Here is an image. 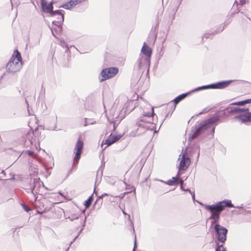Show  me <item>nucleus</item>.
Segmentation results:
<instances>
[{
  "instance_id": "obj_1",
  "label": "nucleus",
  "mask_w": 251,
  "mask_h": 251,
  "mask_svg": "<svg viewBox=\"0 0 251 251\" xmlns=\"http://www.w3.org/2000/svg\"><path fill=\"white\" fill-rule=\"evenodd\" d=\"M219 120L220 119L218 117L214 116L196 125L194 128L192 130L191 134L189 135L188 141H191L193 140L204 132L206 129L211 127L212 128L211 132L212 136L213 137L215 129L214 126V124L218 122Z\"/></svg>"
},
{
  "instance_id": "obj_2",
  "label": "nucleus",
  "mask_w": 251,
  "mask_h": 251,
  "mask_svg": "<svg viewBox=\"0 0 251 251\" xmlns=\"http://www.w3.org/2000/svg\"><path fill=\"white\" fill-rule=\"evenodd\" d=\"M233 208L234 205L232 203L231 200H224L212 205H205L204 208L211 213L210 219H213L212 224L217 223L220 218L221 213L225 209V207Z\"/></svg>"
},
{
  "instance_id": "obj_3",
  "label": "nucleus",
  "mask_w": 251,
  "mask_h": 251,
  "mask_svg": "<svg viewBox=\"0 0 251 251\" xmlns=\"http://www.w3.org/2000/svg\"><path fill=\"white\" fill-rule=\"evenodd\" d=\"M44 138L39 132L38 128L36 127L34 130L29 129L26 131L23 136L25 140V145L26 147L34 146L37 149L40 148V142Z\"/></svg>"
},
{
  "instance_id": "obj_4",
  "label": "nucleus",
  "mask_w": 251,
  "mask_h": 251,
  "mask_svg": "<svg viewBox=\"0 0 251 251\" xmlns=\"http://www.w3.org/2000/svg\"><path fill=\"white\" fill-rule=\"evenodd\" d=\"M23 66L22 58L20 52L16 50L7 63L6 70L9 73L19 71Z\"/></svg>"
},
{
  "instance_id": "obj_5",
  "label": "nucleus",
  "mask_w": 251,
  "mask_h": 251,
  "mask_svg": "<svg viewBox=\"0 0 251 251\" xmlns=\"http://www.w3.org/2000/svg\"><path fill=\"white\" fill-rule=\"evenodd\" d=\"M41 6L43 11L45 13H49L51 17L54 16L56 15H59L61 16L60 21H53L52 23L53 25L57 26L59 28L61 29L62 25L64 20V14L63 13L64 11L62 10L53 11V7H51L50 5H49L46 1H41Z\"/></svg>"
},
{
  "instance_id": "obj_6",
  "label": "nucleus",
  "mask_w": 251,
  "mask_h": 251,
  "mask_svg": "<svg viewBox=\"0 0 251 251\" xmlns=\"http://www.w3.org/2000/svg\"><path fill=\"white\" fill-rule=\"evenodd\" d=\"M216 232V237L218 241L224 243L226 240L228 230L226 227L216 224L214 227Z\"/></svg>"
},
{
  "instance_id": "obj_7",
  "label": "nucleus",
  "mask_w": 251,
  "mask_h": 251,
  "mask_svg": "<svg viewBox=\"0 0 251 251\" xmlns=\"http://www.w3.org/2000/svg\"><path fill=\"white\" fill-rule=\"evenodd\" d=\"M118 71L119 70L116 67H110L103 69L100 73V75L102 78H100L99 77L100 81L101 82L107 79L114 77L118 74Z\"/></svg>"
},
{
  "instance_id": "obj_8",
  "label": "nucleus",
  "mask_w": 251,
  "mask_h": 251,
  "mask_svg": "<svg viewBox=\"0 0 251 251\" xmlns=\"http://www.w3.org/2000/svg\"><path fill=\"white\" fill-rule=\"evenodd\" d=\"M191 163V160L189 157L187 156V152L185 151L182 154L181 160L180 161L178 170L186 171L189 166Z\"/></svg>"
},
{
  "instance_id": "obj_9",
  "label": "nucleus",
  "mask_w": 251,
  "mask_h": 251,
  "mask_svg": "<svg viewBox=\"0 0 251 251\" xmlns=\"http://www.w3.org/2000/svg\"><path fill=\"white\" fill-rule=\"evenodd\" d=\"M83 148V142L82 141L78 140L75 147V156L74 157L75 161H76L77 163L78 160L80 158L82 153V149Z\"/></svg>"
},
{
  "instance_id": "obj_10",
  "label": "nucleus",
  "mask_w": 251,
  "mask_h": 251,
  "mask_svg": "<svg viewBox=\"0 0 251 251\" xmlns=\"http://www.w3.org/2000/svg\"><path fill=\"white\" fill-rule=\"evenodd\" d=\"M141 51V52L146 57L145 59L146 62H150V59L152 54V50L151 48L145 43H144Z\"/></svg>"
},
{
  "instance_id": "obj_11",
  "label": "nucleus",
  "mask_w": 251,
  "mask_h": 251,
  "mask_svg": "<svg viewBox=\"0 0 251 251\" xmlns=\"http://www.w3.org/2000/svg\"><path fill=\"white\" fill-rule=\"evenodd\" d=\"M234 80H225L212 84L213 89H223L228 86Z\"/></svg>"
},
{
  "instance_id": "obj_12",
  "label": "nucleus",
  "mask_w": 251,
  "mask_h": 251,
  "mask_svg": "<svg viewBox=\"0 0 251 251\" xmlns=\"http://www.w3.org/2000/svg\"><path fill=\"white\" fill-rule=\"evenodd\" d=\"M122 137V135L121 134L112 135L111 134L105 140V144H106L107 146H110L118 141Z\"/></svg>"
},
{
  "instance_id": "obj_13",
  "label": "nucleus",
  "mask_w": 251,
  "mask_h": 251,
  "mask_svg": "<svg viewBox=\"0 0 251 251\" xmlns=\"http://www.w3.org/2000/svg\"><path fill=\"white\" fill-rule=\"evenodd\" d=\"M234 119H238L242 123L251 122V113H247L245 115L236 116L233 118Z\"/></svg>"
},
{
  "instance_id": "obj_14",
  "label": "nucleus",
  "mask_w": 251,
  "mask_h": 251,
  "mask_svg": "<svg viewBox=\"0 0 251 251\" xmlns=\"http://www.w3.org/2000/svg\"><path fill=\"white\" fill-rule=\"evenodd\" d=\"M191 94V91L183 93L181 95H179L177 97H176L174 100L173 101L174 102L175 105H176L178 104L180 101L184 100L187 96H189L190 94Z\"/></svg>"
},
{
  "instance_id": "obj_15",
  "label": "nucleus",
  "mask_w": 251,
  "mask_h": 251,
  "mask_svg": "<svg viewBox=\"0 0 251 251\" xmlns=\"http://www.w3.org/2000/svg\"><path fill=\"white\" fill-rule=\"evenodd\" d=\"M236 114H239L238 116L245 115L247 113H251L249 112V109L248 108H239L234 107Z\"/></svg>"
},
{
  "instance_id": "obj_16",
  "label": "nucleus",
  "mask_w": 251,
  "mask_h": 251,
  "mask_svg": "<svg viewBox=\"0 0 251 251\" xmlns=\"http://www.w3.org/2000/svg\"><path fill=\"white\" fill-rule=\"evenodd\" d=\"M213 85L212 84L207 85H203L202 86L198 87L192 91H191V93L196 92L199 91H201L203 90L208 89H213Z\"/></svg>"
},
{
  "instance_id": "obj_17",
  "label": "nucleus",
  "mask_w": 251,
  "mask_h": 251,
  "mask_svg": "<svg viewBox=\"0 0 251 251\" xmlns=\"http://www.w3.org/2000/svg\"><path fill=\"white\" fill-rule=\"evenodd\" d=\"M236 114L234 107L229 106L224 110V115L225 116H228L229 114Z\"/></svg>"
},
{
  "instance_id": "obj_18",
  "label": "nucleus",
  "mask_w": 251,
  "mask_h": 251,
  "mask_svg": "<svg viewBox=\"0 0 251 251\" xmlns=\"http://www.w3.org/2000/svg\"><path fill=\"white\" fill-rule=\"evenodd\" d=\"M248 103H251V99L245 100L242 101H239L238 102H235L231 103L230 105H244Z\"/></svg>"
},
{
  "instance_id": "obj_19",
  "label": "nucleus",
  "mask_w": 251,
  "mask_h": 251,
  "mask_svg": "<svg viewBox=\"0 0 251 251\" xmlns=\"http://www.w3.org/2000/svg\"><path fill=\"white\" fill-rule=\"evenodd\" d=\"M149 123H143L140 122H137V125H138L139 128L137 130L139 131L141 128H143L145 130L151 129V128L149 127L148 125Z\"/></svg>"
},
{
  "instance_id": "obj_20",
  "label": "nucleus",
  "mask_w": 251,
  "mask_h": 251,
  "mask_svg": "<svg viewBox=\"0 0 251 251\" xmlns=\"http://www.w3.org/2000/svg\"><path fill=\"white\" fill-rule=\"evenodd\" d=\"M93 201V195L90 196L88 199L85 201L84 205L86 208H88L91 205L92 202Z\"/></svg>"
},
{
  "instance_id": "obj_21",
  "label": "nucleus",
  "mask_w": 251,
  "mask_h": 251,
  "mask_svg": "<svg viewBox=\"0 0 251 251\" xmlns=\"http://www.w3.org/2000/svg\"><path fill=\"white\" fill-rule=\"evenodd\" d=\"M60 45L62 47H63V48L65 47L66 48L65 52L68 55H69V54L70 53V51L69 47H68V45L67 44V43L64 40H61L60 41Z\"/></svg>"
},
{
  "instance_id": "obj_22",
  "label": "nucleus",
  "mask_w": 251,
  "mask_h": 251,
  "mask_svg": "<svg viewBox=\"0 0 251 251\" xmlns=\"http://www.w3.org/2000/svg\"><path fill=\"white\" fill-rule=\"evenodd\" d=\"M154 115V110H153V108H151V112H144V114H143V116L144 117H148L150 118V119H152L151 117Z\"/></svg>"
},
{
  "instance_id": "obj_23",
  "label": "nucleus",
  "mask_w": 251,
  "mask_h": 251,
  "mask_svg": "<svg viewBox=\"0 0 251 251\" xmlns=\"http://www.w3.org/2000/svg\"><path fill=\"white\" fill-rule=\"evenodd\" d=\"M60 7H62L68 10H70L73 8V7L71 6V3H69V1L62 4L60 6Z\"/></svg>"
},
{
  "instance_id": "obj_24",
  "label": "nucleus",
  "mask_w": 251,
  "mask_h": 251,
  "mask_svg": "<svg viewBox=\"0 0 251 251\" xmlns=\"http://www.w3.org/2000/svg\"><path fill=\"white\" fill-rule=\"evenodd\" d=\"M215 251H226V248L224 247L223 245H219L217 243V247L215 249Z\"/></svg>"
},
{
  "instance_id": "obj_25",
  "label": "nucleus",
  "mask_w": 251,
  "mask_h": 251,
  "mask_svg": "<svg viewBox=\"0 0 251 251\" xmlns=\"http://www.w3.org/2000/svg\"><path fill=\"white\" fill-rule=\"evenodd\" d=\"M152 119H151L148 121H146V120L145 119V117H141L140 118V119L137 122H140V123H151L152 122Z\"/></svg>"
},
{
  "instance_id": "obj_26",
  "label": "nucleus",
  "mask_w": 251,
  "mask_h": 251,
  "mask_svg": "<svg viewBox=\"0 0 251 251\" xmlns=\"http://www.w3.org/2000/svg\"><path fill=\"white\" fill-rule=\"evenodd\" d=\"M158 181H160L165 184H168V185H170V186H173L175 184V180H171V179H169V180H168L167 181H163V180H159V179H157Z\"/></svg>"
},
{
  "instance_id": "obj_27",
  "label": "nucleus",
  "mask_w": 251,
  "mask_h": 251,
  "mask_svg": "<svg viewBox=\"0 0 251 251\" xmlns=\"http://www.w3.org/2000/svg\"><path fill=\"white\" fill-rule=\"evenodd\" d=\"M144 61H146V60L142 57L138 60V67L139 69L142 67Z\"/></svg>"
},
{
  "instance_id": "obj_28",
  "label": "nucleus",
  "mask_w": 251,
  "mask_h": 251,
  "mask_svg": "<svg viewBox=\"0 0 251 251\" xmlns=\"http://www.w3.org/2000/svg\"><path fill=\"white\" fill-rule=\"evenodd\" d=\"M96 123L95 121H89L87 118H85V123L84 126H86L88 125H93Z\"/></svg>"
},
{
  "instance_id": "obj_29",
  "label": "nucleus",
  "mask_w": 251,
  "mask_h": 251,
  "mask_svg": "<svg viewBox=\"0 0 251 251\" xmlns=\"http://www.w3.org/2000/svg\"><path fill=\"white\" fill-rule=\"evenodd\" d=\"M21 205L26 212H28L31 210V208L29 207H28L26 204L24 203H21Z\"/></svg>"
},
{
  "instance_id": "obj_30",
  "label": "nucleus",
  "mask_w": 251,
  "mask_h": 251,
  "mask_svg": "<svg viewBox=\"0 0 251 251\" xmlns=\"http://www.w3.org/2000/svg\"><path fill=\"white\" fill-rule=\"evenodd\" d=\"M37 182H38V181L36 179H35L34 178L33 179V183L31 184V192L34 194V190L35 189V186H36V183Z\"/></svg>"
},
{
  "instance_id": "obj_31",
  "label": "nucleus",
  "mask_w": 251,
  "mask_h": 251,
  "mask_svg": "<svg viewBox=\"0 0 251 251\" xmlns=\"http://www.w3.org/2000/svg\"><path fill=\"white\" fill-rule=\"evenodd\" d=\"M25 152L29 156H32V157H34L35 156V154H34V152L32 151H30V150H27V151H26Z\"/></svg>"
},
{
  "instance_id": "obj_32",
  "label": "nucleus",
  "mask_w": 251,
  "mask_h": 251,
  "mask_svg": "<svg viewBox=\"0 0 251 251\" xmlns=\"http://www.w3.org/2000/svg\"><path fill=\"white\" fill-rule=\"evenodd\" d=\"M109 195L107 193H103L102 194L101 196H99L98 197V199L97 200V201H95V204L96 203V202H97L98 199H102V198H103L104 197L106 196H108Z\"/></svg>"
},
{
  "instance_id": "obj_33",
  "label": "nucleus",
  "mask_w": 251,
  "mask_h": 251,
  "mask_svg": "<svg viewBox=\"0 0 251 251\" xmlns=\"http://www.w3.org/2000/svg\"><path fill=\"white\" fill-rule=\"evenodd\" d=\"M211 35V34H210L209 33H205L204 35L203 38L205 37L206 38H208Z\"/></svg>"
},
{
  "instance_id": "obj_34",
  "label": "nucleus",
  "mask_w": 251,
  "mask_h": 251,
  "mask_svg": "<svg viewBox=\"0 0 251 251\" xmlns=\"http://www.w3.org/2000/svg\"><path fill=\"white\" fill-rule=\"evenodd\" d=\"M78 237V235H76L74 238V239L70 242V246H71V245L75 242V241L76 239V238Z\"/></svg>"
},
{
  "instance_id": "obj_35",
  "label": "nucleus",
  "mask_w": 251,
  "mask_h": 251,
  "mask_svg": "<svg viewBox=\"0 0 251 251\" xmlns=\"http://www.w3.org/2000/svg\"><path fill=\"white\" fill-rule=\"evenodd\" d=\"M136 248H137L136 240H135L134 244V247H133V249L132 251H135V250L136 249Z\"/></svg>"
},
{
  "instance_id": "obj_36",
  "label": "nucleus",
  "mask_w": 251,
  "mask_h": 251,
  "mask_svg": "<svg viewBox=\"0 0 251 251\" xmlns=\"http://www.w3.org/2000/svg\"><path fill=\"white\" fill-rule=\"evenodd\" d=\"M240 3L241 5H243L246 3V0H240Z\"/></svg>"
},
{
  "instance_id": "obj_37",
  "label": "nucleus",
  "mask_w": 251,
  "mask_h": 251,
  "mask_svg": "<svg viewBox=\"0 0 251 251\" xmlns=\"http://www.w3.org/2000/svg\"><path fill=\"white\" fill-rule=\"evenodd\" d=\"M234 208H238V209H242L243 208V206L242 205H241V206H234Z\"/></svg>"
},
{
  "instance_id": "obj_38",
  "label": "nucleus",
  "mask_w": 251,
  "mask_h": 251,
  "mask_svg": "<svg viewBox=\"0 0 251 251\" xmlns=\"http://www.w3.org/2000/svg\"><path fill=\"white\" fill-rule=\"evenodd\" d=\"M179 183H180V185H183V180L182 179H180L179 181Z\"/></svg>"
},
{
  "instance_id": "obj_39",
  "label": "nucleus",
  "mask_w": 251,
  "mask_h": 251,
  "mask_svg": "<svg viewBox=\"0 0 251 251\" xmlns=\"http://www.w3.org/2000/svg\"><path fill=\"white\" fill-rule=\"evenodd\" d=\"M49 5H50V6L51 7H53V1L52 0L51 2H50L49 3H48Z\"/></svg>"
},
{
  "instance_id": "obj_40",
  "label": "nucleus",
  "mask_w": 251,
  "mask_h": 251,
  "mask_svg": "<svg viewBox=\"0 0 251 251\" xmlns=\"http://www.w3.org/2000/svg\"><path fill=\"white\" fill-rule=\"evenodd\" d=\"M190 194L192 195V197L193 199L194 200L195 199V193L194 192H192Z\"/></svg>"
},
{
  "instance_id": "obj_41",
  "label": "nucleus",
  "mask_w": 251,
  "mask_h": 251,
  "mask_svg": "<svg viewBox=\"0 0 251 251\" xmlns=\"http://www.w3.org/2000/svg\"><path fill=\"white\" fill-rule=\"evenodd\" d=\"M177 177L176 176V177H172V179L171 180H175V183L176 182V179H177Z\"/></svg>"
},
{
  "instance_id": "obj_42",
  "label": "nucleus",
  "mask_w": 251,
  "mask_h": 251,
  "mask_svg": "<svg viewBox=\"0 0 251 251\" xmlns=\"http://www.w3.org/2000/svg\"><path fill=\"white\" fill-rule=\"evenodd\" d=\"M78 217H74V216H72V218H71V220L72 221V220H73L74 219H78Z\"/></svg>"
},
{
  "instance_id": "obj_43",
  "label": "nucleus",
  "mask_w": 251,
  "mask_h": 251,
  "mask_svg": "<svg viewBox=\"0 0 251 251\" xmlns=\"http://www.w3.org/2000/svg\"><path fill=\"white\" fill-rule=\"evenodd\" d=\"M83 230V228H82L78 232V234L77 235H78V236L80 235V234L81 233V232H82V231Z\"/></svg>"
},
{
  "instance_id": "obj_44",
  "label": "nucleus",
  "mask_w": 251,
  "mask_h": 251,
  "mask_svg": "<svg viewBox=\"0 0 251 251\" xmlns=\"http://www.w3.org/2000/svg\"><path fill=\"white\" fill-rule=\"evenodd\" d=\"M179 171L180 170H179L178 172H177V175L176 176L177 177V178H178L179 177L180 175V173H179Z\"/></svg>"
},
{
  "instance_id": "obj_45",
  "label": "nucleus",
  "mask_w": 251,
  "mask_h": 251,
  "mask_svg": "<svg viewBox=\"0 0 251 251\" xmlns=\"http://www.w3.org/2000/svg\"><path fill=\"white\" fill-rule=\"evenodd\" d=\"M86 220V217L85 216V219H84V223H83V226H83V227H84V226H85Z\"/></svg>"
},
{
  "instance_id": "obj_46",
  "label": "nucleus",
  "mask_w": 251,
  "mask_h": 251,
  "mask_svg": "<svg viewBox=\"0 0 251 251\" xmlns=\"http://www.w3.org/2000/svg\"><path fill=\"white\" fill-rule=\"evenodd\" d=\"M185 191L189 192L190 193H191L192 192L191 191V190L189 189H187L184 190Z\"/></svg>"
},
{
  "instance_id": "obj_47",
  "label": "nucleus",
  "mask_w": 251,
  "mask_h": 251,
  "mask_svg": "<svg viewBox=\"0 0 251 251\" xmlns=\"http://www.w3.org/2000/svg\"><path fill=\"white\" fill-rule=\"evenodd\" d=\"M180 189L182 190V191H184L185 190V189L183 187V185H180Z\"/></svg>"
},
{
  "instance_id": "obj_48",
  "label": "nucleus",
  "mask_w": 251,
  "mask_h": 251,
  "mask_svg": "<svg viewBox=\"0 0 251 251\" xmlns=\"http://www.w3.org/2000/svg\"><path fill=\"white\" fill-rule=\"evenodd\" d=\"M59 17L57 18V20L56 21H58L60 20L61 16L59 15H58Z\"/></svg>"
},
{
  "instance_id": "obj_49",
  "label": "nucleus",
  "mask_w": 251,
  "mask_h": 251,
  "mask_svg": "<svg viewBox=\"0 0 251 251\" xmlns=\"http://www.w3.org/2000/svg\"><path fill=\"white\" fill-rule=\"evenodd\" d=\"M50 29H51V30H52L51 28H50ZM51 32H52V35H53L54 37H55V35H54V32H53V30H51Z\"/></svg>"
},
{
  "instance_id": "obj_50",
  "label": "nucleus",
  "mask_w": 251,
  "mask_h": 251,
  "mask_svg": "<svg viewBox=\"0 0 251 251\" xmlns=\"http://www.w3.org/2000/svg\"><path fill=\"white\" fill-rule=\"evenodd\" d=\"M58 194H59V195H60L61 196H63V194H62V192H58Z\"/></svg>"
},
{
  "instance_id": "obj_51",
  "label": "nucleus",
  "mask_w": 251,
  "mask_h": 251,
  "mask_svg": "<svg viewBox=\"0 0 251 251\" xmlns=\"http://www.w3.org/2000/svg\"><path fill=\"white\" fill-rule=\"evenodd\" d=\"M70 249V246L65 251H68Z\"/></svg>"
},
{
  "instance_id": "obj_52",
  "label": "nucleus",
  "mask_w": 251,
  "mask_h": 251,
  "mask_svg": "<svg viewBox=\"0 0 251 251\" xmlns=\"http://www.w3.org/2000/svg\"><path fill=\"white\" fill-rule=\"evenodd\" d=\"M2 77H3V76H1L0 77V82L1 81Z\"/></svg>"
},
{
  "instance_id": "obj_53",
  "label": "nucleus",
  "mask_w": 251,
  "mask_h": 251,
  "mask_svg": "<svg viewBox=\"0 0 251 251\" xmlns=\"http://www.w3.org/2000/svg\"><path fill=\"white\" fill-rule=\"evenodd\" d=\"M169 113H168L167 114V115H166V117H168V116H169Z\"/></svg>"
},
{
  "instance_id": "obj_54",
  "label": "nucleus",
  "mask_w": 251,
  "mask_h": 251,
  "mask_svg": "<svg viewBox=\"0 0 251 251\" xmlns=\"http://www.w3.org/2000/svg\"><path fill=\"white\" fill-rule=\"evenodd\" d=\"M199 155H200V153L199 152L198 154V157L199 156Z\"/></svg>"
},
{
  "instance_id": "obj_55",
  "label": "nucleus",
  "mask_w": 251,
  "mask_h": 251,
  "mask_svg": "<svg viewBox=\"0 0 251 251\" xmlns=\"http://www.w3.org/2000/svg\"><path fill=\"white\" fill-rule=\"evenodd\" d=\"M46 1L45 0H41V1Z\"/></svg>"
}]
</instances>
